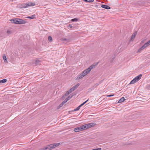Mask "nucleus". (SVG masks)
<instances>
[{
	"label": "nucleus",
	"instance_id": "obj_36",
	"mask_svg": "<svg viewBox=\"0 0 150 150\" xmlns=\"http://www.w3.org/2000/svg\"><path fill=\"white\" fill-rule=\"evenodd\" d=\"M17 0H12V2H14V1H17Z\"/></svg>",
	"mask_w": 150,
	"mask_h": 150
},
{
	"label": "nucleus",
	"instance_id": "obj_39",
	"mask_svg": "<svg viewBox=\"0 0 150 150\" xmlns=\"http://www.w3.org/2000/svg\"><path fill=\"white\" fill-rule=\"evenodd\" d=\"M113 59H113L112 61L113 60Z\"/></svg>",
	"mask_w": 150,
	"mask_h": 150
},
{
	"label": "nucleus",
	"instance_id": "obj_25",
	"mask_svg": "<svg viewBox=\"0 0 150 150\" xmlns=\"http://www.w3.org/2000/svg\"><path fill=\"white\" fill-rule=\"evenodd\" d=\"M48 40L50 42H51L52 41V38L50 36L48 37Z\"/></svg>",
	"mask_w": 150,
	"mask_h": 150
},
{
	"label": "nucleus",
	"instance_id": "obj_13",
	"mask_svg": "<svg viewBox=\"0 0 150 150\" xmlns=\"http://www.w3.org/2000/svg\"><path fill=\"white\" fill-rule=\"evenodd\" d=\"M81 127L82 131L88 129L86 124L81 126Z\"/></svg>",
	"mask_w": 150,
	"mask_h": 150
},
{
	"label": "nucleus",
	"instance_id": "obj_8",
	"mask_svg": "<svg viewBox=\"0 0 150 150\" xmlns=\"http://www.w3.org/2000/svg\"><path fill=\"white\" fill-rule=\"evenodd\" d=\"M101 7L106 9H109L110 8V7L107 5L102 4L101 5Z\"/></svg>",
	"mask_w": 150,
	"mask_h": 150
},
{
	"label": "nucleus",
	"instance_id": "obj_32",
	"mask_svg": "<svg viewBox=\"0 0 150 150\" xmlns=\"http://www.w3.org/2000/svg\"><path fill=\"white\" fill-rule=\"evenodd\" d=\"M114 96V94H113V95H108L107 96V97H111V96Z\"/></svg>",
	"mask_w": 150,
	"mask_h": 150
},
{
	"label": "nucleus",
	"instance_id": "obj_5",
	"mask_svg": "<svg viewBox=\"0 0 150 150\" xmlns=\"http://www.w3.org/2000/svg\"><path fill=\"white\" fill-rule=\"evenodd\" d=\"M80 84L79 83H78L76 85H74L73 87L71 88L70 89L72 92L76 89L79 86Z\"/></svg>",
	"mask_w": 150,
	"mask_h": 150
},
{
	"label": "nucleus",
	"instance_id": "obj_2",
	"mask_svg": "<svg viewBox=\"0 0 150 150\" xmlns=\"http://www.w3.org/2000/svg\"><path fill=\"white\" fill-rule=\"evenodd\" d=\"M59 143H57L54 144H50L45 147V148H43V150H50L59 146Z\"/></svg>",
	"mask_w": 150,
	"mask_h": 150
},
{
	"label": "nucleus",
	"instance_id": "obj_3",
	"mask_svg": "<svg viewBox=\"0 0 150 150\" xmlns=\"http://www.w3.org/2000/svg\"><path fill=\"white\" fill-rule=\"evenodd\" d=\"M150 45V40L147 42L145 44L143 45L138 51L137 52H140L142 50H143L145 48L148 47L149 45Z\"/></svg>",
	"mask_w": 150,
	"mask_h": 150
},
{
	"label": "nucleus",
	"instance_id": "obj_1",
	"mask_svg": "<svg viewBox=\"0 0 150 150\" xmlns=\"http://www.w3.org/2000/svg\"><path fill=\"white\" fill-rule=\"evenodd\" d=\"M96 65L93 64L90 66L88 69L83 71L81 73L77 76L76 79L79 80L84 77L88 74L93 68H94Z\"/></svg>",
	"mask_w": 150,
	"mask_h": 150
},
{
	"label": "nucleus",
	"instance_id": "obj_18",
	"mask_svg": "<svg viewBox=\"0 0 150 150\" xmlns=\"http://www.w3.org/2000/svg\"><path fill=\"white\" fill-rule=\"evenodd\" d=\"M7 81V80L6 79H3L2 80H1L0 81V83H4L6 82Z\"/></svg>",
	"mask_w": 150,
	"mask_h": 150
},
{
	"label": "nucleus",
	"instance_id": "obj_19",
	"mask_svg": "<svg viewBox=\"0 0 150 150\" xmlns=\"http://www.w3.org/2000/svg\"><path fill=\"white\" fill-rule=\"evenodd\" d=\"M137 82L134 79L132 80L131 81L129 84H133L135 82Z\"/></svg>",
	"mask_w": 150,
	"mask_h": 150
},
{
	"label": "nucleus",
	"instance_id": "obj_14",
	"mask_svg": "<svg viewBox=\"0 0 150 150\" xmlns=\"http://www.w3.org/2000/svg\"><path fill=\"white\" fill-rule=\"evenodd\" d=\"M3 57L4 60V61L6 63H8V61L7 60V58L6 56L4 54L3 56Z\"/></svg>",
	"mask_w": 150,
	"mask_h": 150
},
{
	"label": "nucleus",
	"instance_id": "obj_30",
	"mask_svg": "<svg viewBox=\"0 0 150 150\" xmlns=\"http://www.w3.org/2000/svg\"><path fill=\"white\" fill-rule=\"evenodd\" d=\"M64 104L63 103H62L61 104H60L59 105V106L60 107H62L63 105H64Z\"/></svg>",
	"mask_w": 150,
	"mask_h": 150
},
{
	"label": "nucleus",
	"instance_id": "obj_24",
	"mask_svg": "<svg viewBox=\"0 0 150 150\" xmlns=\"http://www.w3.org/2000/svg\"><path fill=\"white\" fill-rule=\"evenodd\" d=\"M72 97V96H69L66 99V100H67V101L70 100Z\"/></svg>",
	"mask_w": 150,
	"mask_h": 150
},
{
	"label": "nucleus",
	"instance_id": "obj_7",
	"mask_svg": "<svg viewBox=\"0 0 150 150\" xmlns=\"http://www.w3.org/2000/svg\"><path fill=\"white\" fill-rule=\"evenodd\" d=\"M142 76V75L141 74H140L134 78V80H135L137 82L141 79Z\"/></svg>",
	"mask_w": 150,
	"mask_h": 150
},
{
	"label": "nucleus",
	"instance_id": "obj_28",
	"mask_svg": "<svg viewBox=\"0 0 150 150\" xmlns=\"http://www.w3.org/2000/svg\"><path fill=\"white\" fill-rule=\"evenodd\" d=\"M85 104V103L83 102V103L80 105L79 106L80 107V108H81L82 106L83 105Z\"/></svg>",
	"mask_w": 150,
	"mask_h": 150
},
{
	"label": "nucleus",
	"instance_id": "obj_17",
	"mask_svg": "<svg viewBox=\"0 0 150 150\" xmlns=\"http://www.w3.org/2000/svg\"><path fill=\"white\" fill-rule=\"evenodd\" d=\"M72 91L70 90V89L67 91L65 94V96H67Z\"/></svg>",
	"mask_w": 150,
	"mask_h": 150
},
{
	"label": "nucleus",
	"instance_id": "obj_34",
	"mask_svg": "<svg viewBox=\"0 0 150 150\" xmlns=\"http://www.w3.org/2000/svg\"><path fill=\"white\" fill-rule=\"evenodd\" d=\"M69 27L70 28H71L72 27V25H69Z\"/></svg>",
	"mask_w": 150,
	"mask_h": 150
},
{
	"label": "nucleus",
	"instance_id": "obj_15",
	"mask_svg": "<svg viewBox=\"0 0 150 150\" xmlns=\"http://www.w3.org/2000/svg\"><path fill=\"white\" fill-rule=\"evenodd\" d=\"M35 16H36L35 14H34L32 15V16H28L26 18H27L33 19L35 18Z\"/></svg>",
	"mask_w": 150,
	"mask_h": 150
},
{
	"label": "nucleus",
	"instance_id": "obj_22",
	"mask_svg": "<svg viewBox=\"0 0 150 150\" xmlns=\"http://www.w3.org/2000/svg\"><path fill=\"white\" fill-rule=\"evenodd\" d=\"M87 2L91 3L93 2L94 1V0H83Z\"/></svg>",
	"mask_w": 150,
	"mask_h": 150
},
{
	"label": "nucleus",
	"instance_id": "obj_21",
	"mask_svg": "<svg viewBox=\"0 0 150 150\" xmlns=\"http://www.w3.org/2000/svg\"><path fill=\"white\" fill-rule=\"evenodd\" d=\"M40 61L39 60V59H37L36 60L35 62V64H39V63H40Z\"/></svg>",
	"mask_w": 150,
	"mask_h": 150
},
{
	"label": "nucleus",
	"instance_id": "obj_37",
	"mask_svg": "<svg viewBox=\"0 0 150 150\" xmlns=\"http://www.w3.org/2000/svg\"><path fill=\"white\" fill-rule=\"evenodd\" d=\"M64 40H66V39H64Z\"/></svg>",
	"mask_w": 150,
	"mask_h": 150
},
{
	"label": "nucleus",
	"instance_id": "obj_12",
	"mask_svg": "<svg viewBox=\"0 0 150 150\" xmlns=\"http://www.w3.org/2000/svg\"><path fill=\"white\" fill-rule=\"evenodd\" d=\"M137 32H135L133 33L130 39L131 41L133 40L134 38L136 35H137Z\"/></svg>",
	"mask_w": 150,
	"mask_h": 150
},
{
	"label": "nucleus",
	"instance_id": "obj_20",
	"mask_svg": "<svg viewBox=\"0 0 150 150\" xmlns=\"http://www.w3.org/2000/svg\"><path fill=\"white\" fill-rule=\"evenodd\" d=\"M78 21V19L77 18H74L72 19L71 20V21L72 22H77Z\"/></svg>",
	"mask_w": 150,
	"mask_h": 150
},
{
	"label": "nucleus",
	"instance_id": "obj_11",
	"mask_svg": "<svg viewBox=\"0 0 150 150\" xmlns=\"http://www.w3.org/2000/svg\"><path fill=\"white\" fill-rule=\"evenodd\" d=\"M35 4L34 3L29 2L27 3V7H29L32 6H33L35 5Z\"/></svg>",
	"mask_w": 150,
	"mask_h": 150
},
{
	"label": "nucleus",
	"instance_id": "obj_31",
	"mask_svg": "<svg viewBox=\"0 0 150 150\" xmlns=\"http://www.w3.org/2000/svg\"><path fill=\"white\" fill-rule=\"evenodd\" d=\"M67 100H64L62 103H63L64 104L65 103L67 102Z\"/></svg>",
	"mask_w": 150,
	"mask_h": 150
},
{
	"label": "nucleus",
	"instance_id": "obj_16",
	"mask_svg": "<svg viewBox=\"0 0 150 150\" xmlns=\"http://www.w3.org/2000/svg\"><path fill=\"white\" fill-rule=\"evenodd\" d=\"M125 100V99L124 98L122 97L119 100L118 103H121L122 102H123Z\"/></svg>",
	"mask_w": 150,
	"mask_h": 150
},
{
	"label": "nucleus",
	"instance_id": "obj_4",
	"mask_svg": "<svg viewBox=\"0 0 150 150\" xmlns=\"http://www.w3.org/2000/svg\"><path fill=\"white\" fill-rule=\"evenodd\" d=\"M26 21L23 19L16 18V23L17 24H25L26 23Z\"/></svg>",
	"mask_w": 150,
	"mask_h": 150
},
{
	"label": "nucleus",
	"instance_id": "obj_35",
	"mask_svg": "<svg viewBox=\"0 0 150 150\" xmlns=\"http://www.w3.org/2000/svg\"><path fill=\"white\" fill-rule=\"evenodd\" d=\"M88 99L86 101L84 102V103L85 104L86 103H87V102L88 101Z\"/></svg>",
	"mask_w": 150,
	"mask_h": 150
},
{
	"label": "nucleus",
	"instance_id": "obj_26",
	"mask_svg": "<svg viewBox=\"0 0 150 150\" xmlns=\"http://www.w3.org/2000/svg\"><path fill=\"white\" fill-rule=\"evenodd\" d=\"M80 107L79 106L77 108H76L74 109V111H76L78 110H79V109H80Z\"/></svg>",
	"mask_w": 150,
	"mask_h": 150
},
{
	"label": "nucleus",
	"instance_id": "obj_6",
	"mask_svg": "<svg viewBox=\"0 0 150 150\" xmlns=\"http://www.w3.org/2000/svg\"><path fill=\"white\" fill-rule=\"evenodd\" d=\"M82 131L81 126L74 129V131L75 132H78Z\"/></svg>",
	"mask_w": 150,
	"mask_h": 150
},
{
	"label": "nucleus",
	"instance_id": "obj_23",
	"mask_svg": "<svg viewBox=\"0 0 150 150\" xmlns=\"http://www.w3.org/2000/svg\"><path fill=\"white\" fill-rule=\"evenodd\" d=\"M11 22L13 23H16V18H14L13 19H11Z\"/></svg>",
	"mask_w": 150,
	"mask_h": 150
},
{
	"label": "nucleus",
	"instance_id": "obj_27",
	"mask_svg": "<svg viewBox=\"0 0 150 150\" xmlns=\"http://www.w3.org/2000/svg\"><path fill=\"white\" fill-rule=\"evenodd\" d=\"M146 88L148 89H150V84H147L146 86Z\"/></svg>",
	"mask_w": 150,
	"mask_h": 150
},
{
	"label": "nucleus",
	"instance_id": "obj_10",
	"mask_svg": "<svg viewBox=\"0 0 150 150\" xmlns=\"http://www.w3.org/2000/svg\"><path fill=\"white\" fill-rule=\"evenodd\" d=\"M20 8H27V3H23L20 6Z\"/></svg>",
	"mask_w": 150,
	"mask_h": 150
},
{
	"label": "nucleus",
	"instance_id": "obj_38",
	"mask_svg": "<svg viewBox=\"0 0 150 150\" xmlns=\"http://www.w3.org/2000/svg\"><path fill=\"white\" fill-rule=\"evenodd\" d=\"M96 6H98L97 5H96Z\"/></svg>",
	"mask_w": 150,
	"mask_h": 150
},
{
	"label": "nucleus",
	"instance_id": "obj_29",
	"mask_svg": "<svg viewBox=\"0 0 150 150\" xmlns=\"http://www.w3.org/2000/svg\"><path fill=\"white\" fill-rule=\"evenodd\" d=\"M85 104V103L83 102V103L80 105L79 106L80 107V108H81L82 106L83 105Z\"/></svg>",
	"mask_w": 150,
	"mask_h": 150
},
{
	"label": "nucleus",
	"instance_id": "obj_33",
	"mask_svg": "<svg viewBox=\"0 0 150 150\" xmlns=\"http://www.w3.org/2000/svg\"><path fill=\"white\" fill-rule=\"evenodd\" d=\"M7 33L8 34H10L11 33V32H10V31L9 30H7Z\"/></svg>",
	"mask_w": 150,
	"mask_h": 150
},
{
	"label": "nucleus",
	"instance_id": "obj_9",
	"mask_svg": "<svg viewBox=\"0 0 150 150\" xmlns=\"http://www.w3.org/2000/svg\"><path fill=\"white\" fill-rule=\"evenodd\" d=\"M95 125V124L93 123H90L86 124L88 129L94 126Z\"/></svg>",
	"mask_w": 150,
	"mask_h": 150
}]
</instances>
